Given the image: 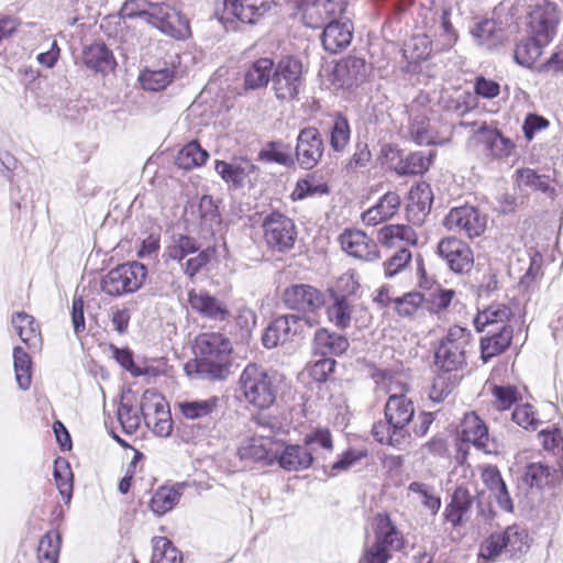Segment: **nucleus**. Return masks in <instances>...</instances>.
<instances>
[{"mask_svg": "<svg viewBox=\"0 0 563 563\" xmlns=\"http://www.w3.org/2000/svg\"><path fill=\"white\" fill-rule=\"evenodd\" d=\"M233 346L220 332H205L195 340L197 372L208 379H223L229 374Z\"/></svg>", "mask_w": 563, "mask_h": 563, "instance_id": "f257e3e1", "label": "nucleus"}, {"mask_svg": "<svg viewBox=\"0 0 563 563\" xmlns=\"http://www.w3.org/2000/svg\"><path fill=\"white\" fill-rule=\"evenodd\" d=\"M280 379L262 366L250 363L239 378V390L249 405L263 410L269 408L277 398Z\"/></svg>", "mask_w": 563, "mask_h": 563, "instance_id": "f03ea898", "label": "nucleus"}, {"mask_svg": "<svg viewBox=\"0 0 563 563\" xmlns=\"http://www.w3.org/2000/svg\"><path fill=\"white\" fill-rule=\"evenodd\" d=\"M147 276V268L139 262H129L108 272L101 280L104 294L119 297L139 290Z\"/></svg>", "mask_w": 563, "mask_h": 563, "instance_id": "7ed1b4c3", "label": "nucleus"}, {"mask_svg": "<svg viewBox=\"0 0 563 563\" xmlns=\"http://www.w3.org/2000/svg\"><path fill=\"white\" fill-rule=\"evenodd\" d=\"M472 334L462 327L453 325L442 339L437 352L435 364L445 372L459 369L465 363Z\"/></svg>", "mask_w": 563, "mask_h": 563, "instance_id": "20e7f679", "label": "nucleus"}, {"mask_svg": "<svg viewBox=\"0 0 563 563\" xmlns=\"http://www.w3.org/2000/svg\"><path fill=\"white\" fill-rule=\"evenodd\" d=\"M303 82V66L292 56L282 57L273 68L272 89L277 99L292 100Z\"/></svg>", "mask_w": 563, "mask_h": 563, "instance_id": "39448f33", "label": "nucleus"}, {"mask_svg": "<svg viewBox=\"0 0 563 563\" xmlns=\"http://www.w3.org/2000/svg\"><path fill=\"white\" fill-rule=\"evenodd\" d=\"M331 298L327 316L332 324L342 330L350 328L352 322L358 328L367 325L371 314L362 302L335 291H332Z\"/></svg>", "mask_w": 563, "mask_h": 563, "instance_id": "423d86ee", "label": "nucleus"}, {"mask_svg": "<svg viewBox=\"0 0 563 563\" xmlns=\"http://www.w3.org/2000/svg\"><path fill=\"white\" fill-rule=\"evenodd\" d=\"M262 228L265 243L271 250L284 253L294 247L298 233L289 217L273 211L264 218Z\"/></svg>", "mask_w": 563, "mask_h": 563, "instance_id": "0eeeda50", "label": "nucleus"}, {"mask_svg": "<svg viewBox=\"0 0 563 563\" xmlns=\"http://www.w3.org/2000/svg\"><path fill=\"white\" fill-rule=\"evenodd\" d=\"M301 322L312 328L319 323V320L314 317H301L298 314L280 316L266 328L262 336L264 346L274 349L291 342L299 334Z\"/></svg>", "mask_w": 563, "mask_h": 563, "instance_id": "6e6552de", "label": "nucleus"}, {"mask_svg": "<svg viewBox=\"0 0 563 563\" xmlns=\"http://www.w3.org/2000/svg\"><path fill=\"white\" fill-rule=\"evenodd\" d=\"M141 415L146 426L158 437H168L173 429L170 412L162 395L145 390L141 404Z\"/></svg>", "mask_w": 563, "mask_h": 563, "instance_id": "1a4fd4ad", "label": "nucleus"}, {"mask_svg": "<svg viewBox=\"0 0 563 563\" xmlns=\"http://www.w3.org/2000/svg\"><path fill=\"white\" fill-rule=\"evenodd\" d=\"M275 5L273 0H223L221 22L235 20L246 24H255Z\"/></svg>", "mask_w": 563, "mask_h": 563, "instance_id": "9d476101", "label": "nucleus"}, {"mask_svg": "<svg viewBox=\"0 0 563 563\" xmlns=\"http://www.w3.org/2000/svg\"><path fill=\"white\" fill-rule=\"evenodd\" d=\"M144 20L174 38H184L189 34L187 19L166 4H148Z\"/></svg>", "mask_w": 563, "mask_h": 563, "instance_id": "9b49d317", "label": "nucleus"}, {"mask_svg": "<svg viewBox=\"0 0 563 563\" xmlns=\"http://www.w3.org/2000/svg\"><path fill=\"white\" fill-rule=\"evenodd\" d=\"M486 222V217L468 205L451 209L443 220L449 231L464 233L468 238H476L484 233Z\"/></svg>", "mask_w": 563, "mask_h": 563, "instance_id": "f8f14e48", "label": "nucleus"}, {"mask_svg": "<svg viewBox=\"0 0 563 563\" xmlns=\"http://www.w3.org/2000/svg\"><path fill=\"white\" fill-rule=\"evenodd\" d=\"M284 303L292 310L308 313V317H316L324 306L323 294L313 286L296 284L287 287L283 294Z\"/></svg>", "mask_w": 563, "mask_h": 563, "instance_id": "ddd939ff", "label": "nucleus"}, {"mask_svg": "<svg viewBox=\"0 0 563 563\" xmlns=\"http://www.w3.org/2000/svg\"><path fill=\"white\" fill-rule=\"evenodd\" d=\"M460 433L462 441L472 443L486 454H497L500 450L498 442L489 437L485 422L475 412L464 415Z\"/></svg>", "mask_w": 563, "mask_h": 563, "instance_id": "4468645a", "label": "nucleus"}, {"mask_svg": "<svg viewBox=\"0 0 563 563\" xmlns=\"http://www.w3.org/2000/svg\"><path fill=\"white\" fill-rule=\"evenodd\" d=\"M520 323L521 320L514 309L509 305L501 302L489 305L479 311L474 319V324L479 332L485 330L500 331L503 328L515 330Z\"/></svg>", "mask_w": 563, "mask_h": 563, "instance_id": "2eb2a0df", "label": "nucleus"}, {"mask_svg": "<svg viewBox=\"0 0 563 563\" xmlns=\"http://www.w3.org/2000/svg\"><path fill=\"white\" fill-rule=\"evenodd\" d=\"M347 0H302V20L308 27L318 29L342 14Z\"/></svg>", "mask_w": 563, "mask_h": 563, "instance_id": "dca6fc26", "label": "nucleus"}, {"mask_svg": "<svg viewBox=\"0 0 563 563\" xmlns=\"http://www.w3.org/2000/svg\"><path fill=\"white\" fill-rule=\"evenodd\" d=\"M323 152L324 143L316 128H305L299 132L296 145V159L301 168L312 169L320 162Z\"/></svg>", "mask_w": 563, "mask_h": 563, "instance_id": "f3484780", "label": "nucleus"}, {"mask_svg": "<svg viewBox=\"0 0 563 563\" xmlns=\"http://www.w3.org/2000/svg\"><path fill=\"white\" fill-rule=\"evenodd\" d=\"M438 254L454 273H467L474 264L473 251L456 238L442 239L438 244Z\"/></svg>", "mask_w": 563, "mask_h": 563, "instance_id": "a211bd4d", "label": "nucleus"}, {"mask_svg": "<svg viewBox=\"0 0 563 563\" xmlns=\"http://www.w3.org/2000/svg\"><path fill=\"white\" fill-rule=\"evenodd\" d=\"M188 303L192 311L202 318L223 322L229 320L231 313L227 303L209 291L191 289L188 291Z\"/></svg>", "mask_w": 563, "mask_h": 563, "instance_id": "6ab92c4d", "label": "nucleus"}, {"mask_svg": "<svg viewBox=\"0 0 563 563\" xmlns=\"http://www.w3.org/2000/svg\"><path fill=\"white\" fill-rule=\"evenodd\" d=\"M559 13L554 3L542 1L530 13V29L534 36L550 42L556 33Z\"/></svg>", "mask_w": 563, "mask_h": 563, "instance_id": "aec40b11", "label": "nucleus"}, {"mask_svg": "<svg viewBox=\"0 0 563 563\" xmlns=\"http://www.w3.org/2000/svg\"><path fill=\"white\" fill-rule=\"evenodd\" d=\"M342 250L349 255L364 261H374L378 257L376 243L361 230H345L340 235Z\"/></svg>", "mask_w": 563, "mask_h": 563, "instance_id": "412c9836", "label": "nucleus"}, {"mask_svg": "<svg viewBox=\"0 0 563 563\" xmlns=\"http://www.w3.org/2000/svg\"><path fill=\"white\" fill-rule=\"evenodd\" d=\"M238 455L246 462H273L277 457V443L267 437H252L243 440Z\"/></svg>", "mask_w": 563, "mask_h": 563, "instance_id": "4be33fe9", "label": "nucleus"}, {"mask_svg": "<svg viewBox=\"0 0 563 563\" xmlns=\"http://www.w3.org/2000/svg\"><path fill=\"white\" fill-rule=\"evenodd\" d=\"M475 488L466 485H459L452 494L451 501L445 508V519L453 527L462 526L471 511Z\"/></svg>", "mask_w": 563, "mask_h": 563, "instance_id": "5701e85b", "label": "nucleus"}, {"mask_svg": "<svg viewBox=\"0 0 563 563\" xmlns=\"http://www.w3.org/2000/svg\"><path fill=\"white\" fill-rule=\"evenodd\" d=\"M435 15L437 13H432L433 25L427 29L426 34L429 35L434 52L448 51L455 45L457 33L451 24L449 11L442 10L439 19Z\"/></svg>", "mask_w": 563, "mask_h": 563, "instance_id": "b1692460", "label": "nucleus"}, {"mask_svg": "<svg viewBox=\"0 0 563 563\" xmlns=\"http://www.w3.org/2000/svg\"><path fill=\"white\" fill-rule=\"evenodd\" d=\"M478 142L484 144L485 154L495 159H505L511 155L515 144L497 130L481 125L475 133Z\"/></svg>", "mask_w": 563, "mask_h": 563, "instance_id": "393cba45", "label": "nucleus"}, {"mask_svg": "<svg viewBox=\"0 0 563 563\" xmlns=\"http://www.w3.org/2000/svg\"><path fill=\"white\" fill-rule=\"evenodd\" d=\"M413 416L415 407L409 398L402 393L389 395L385 405V417L393 428L406 430Z\"/></svg>", "mask_w": 563, "mask_h": 563, "instance_id": "a878e982", "label": "nucleus"}, {"mask_svg": "<svg viewBox=\"0 0 563 563\" xmlns=\"http://www.w3.org/2000/svg\"><path fill=\"white\" fill-rule=\"evenodd\" d=\"M367 74V66L363 58L349 56L338 63L333 70L334 81L341 88H351L363 81Z\"/></svg>", "mask_w": 563, "mask_h": 563, "instance_id": "bb28decb", "label": "nucleus"}, {"mask_svg": "<svg viewBox=\"0 0 563 563\" xmlns=\"http://www.w3.org/2000/svg\"><path fill=\"white\" fill-rule=\"evenodd\" d=\"M214 169L225 183L242 187L246 177L256 170V166L247 158L235 157L231 162L217 161Z\"/></svg>", "mask_w": 563, "mask_h": 563, "instance_id": "cd10ccee", "label": "nucleus"}, {"mask_svg": "<svg viewBox=\"0 0 563 563\" xmlns=\"http://www.w3.org/2000/svg\"><path fill=\"white\" fill-rule=\"evenodd\" d=\"M322 45L325 51L336 54L346 48L352 41V25L349 21H330L322 33Z\"/></svg>", "mask_w": 563, "mask_h": 563, "instance_id": "c85d7f7f", "label": "nucleus"}, {"mask_svg": "<svg viewBox=\"0 0 563 563\" xmlns=\"http://www.w3.org/2000/svg\"><path fill=\"white\" fill-rule=\"evenodd\" d=\"M276 459L280 467L288 472L307 470L314 463L313 452L305 443L286 445L280 453L277 452Z\"/></svg>", "mask_w": 563, "mask_h": 563, "instance_id": "c756f323", "label": "nucleus"}, {"mask_svg": "<svg viewBox=\"0 0 563 563\" xmlns=\"http://www.w3.org/2000/svg\"><path fill=\"white\" fill-rule=\"evenodd\" d=\"M486 336L481 339L482 360L486 363L490 358L504 353L511 344L514 338L512 329L503 328L498 330H485Z\"/></svg>", "mask_w": 563, "mask_h": 563, "instance_id": "7c9ffc66", "label": "nucleus"}, {"mask_svg": "<svg viewBox=\"0 0 563 563\" xmlns=\"http://www.w3.org/2000/svg\"><path fill=\"white\" fill-rule=\"evenodd\" d=\"M349 341L344 335L320 329L313 339V351L322 356H339L349 349Z\"/></svg>", "mask_w": 563, "mask_h": 563, "instance_id": "2f4dec72", "label": "nucleus"}, {"mask_svg": "<svg viewBox=\"0 0 563 563\" xmlns=\"http://www.w3.org/2000/svg\"><path fill=\"white\" fill-rule=\"evenodd\" d=\"M400 206V197L394 192H386L372 208L363 212L362 220L367 225H376L391 218Z\"/></svg>", "mask_w": 563, "mask_h": 563, "instance_id": "473e14b6", "label": "nucleus"}, {"mask_svg": "<svg viewBox=\"0 0 563 563\" xmlns=\"http://www.w3.org/2000/svg\"><path fill=\"white\" fill-rule=\"evenodd\" d=\"M186 487L187 483H176L157 488L150 503L152 511L158 516L170 511L178 504Z\"/></svg>", "mask_w": 563, "mask_h": 563, "instance_id": "72a5a7b5", "label": "nucleus"}, {"mask_svg": "<svg viewBox=\"0 0 563 563\" xmlns=\"http://www.w3.org/2000/svg\"><path fill=\"white\" fill-rule=\"evenodd\" d=\"M375 525L376 540L372 545L380 550H386L387 553L400 549L401 539L399 532L396 530L388 516L382 514L377 515Z\"/></svg>", "mask_w": 563, "mask_h": 563, "instance_id": "f704fd0d", "label": "nucleus"}, {"mask_svg": "<svg viewBox=\"0 0 563 563\" xmlns=\"http://www.w3.org/2000/svg\"><path fill=\"white\" fill-rule=\"evenodd\" d=\"M82 62L88 68L97 73L106 74L115 67L112 52L101 43H96L85 48Z\"/></svg>", "mask_w": 563, "mask_h": 563, "instance_id": "c9c22d12", "label": "nucleus"}, {"mask_svg": "<svg viewBox=\"0 0 563 563\" xmlns=\"http://www.w3.org/2000/svg\"><path fill=\"white\" fill-rule=\"evenodd\" d=\"M12 325L30 349L38 350L42 345V338L38 324L35 319L26 312H16L12 316Z\"/></svg>", "mask_w": 563, "mask_h": 563, "instance_id": "e433bc0d", "label": "nucleus"}, {"mask_svg": "<svg viewBox=\"0 0 563 563\" xmlns=\"http://www.w3.org/2000/svg\"><path fill=\"white\" fill-rule=\"evenodd\" d=\"M471 33L479 45L487 48L497 46L505 37L501 23L494 19H484L477 22Z\"/></svg>", "mask_w": 563, "mask_h": 563, "instance_id": "4c0bfd02", "label": "nucleus"}, {"mask_svg": "<svg viewBox=\"0 0 563 563\" xmlns=\"http://www.w3.org/2000/svg\"><path fill=\"white\" fill-rule=\"evenodd\" d=\"M274 62L268 57L254 60L244 74V86L246 89H260L272 81Z\"/></svg>", "mask_w": 563, "mask_h": 563, "instance_id": "58836bf2", "label": "nucleus"}, {"mask_svg": "<svg viewBox=\"0 0 563 563\" xmlns=\"http://www.w3.org/2000/svg\"><path fill=\"white\" fill-rule=\"evenodd\" d=\"M372 435L380 444L402 449L409 443L410 433L407 430H398L387 421H378L372 428Z\"/></svg>", "mask_w": 563, "mask_h": 563, "instance_id": "ea45409f", "label": "nucleus"}, {"mask_svg": "<svg viewBox=\"0 0 563 563\" xmlns=\"http://www.w3.org/2000/svg\"><path fill=\"white\" fill-rule=\"evenodd\" d=\"M201 234L207 238L214 234L221 224L220 213L211 196H202L198 205Z\"/></svg>", "mask_w": 563, "mask_h": 563, "instance_id": "a19ab883", "label": "nucleus"}, {"mask_svg": "<svg viewBox=\"0 0 563 563\" xmlns=\"http://www.w3.org/2000/svg\"><path fill=\"white\" fill-rule=\"evenodd\" d=\"M303 443L313 452L314 462L325 461L333 452V441L328 429H317L306 434Z\"/></svg>", "mask_w": 563, "mask_h": 563, "instance_id": "79ce46f5", "label": "nucleus"}, {"mask_svg": "<svg viewBox=\"0 0 563 563\" xmlns=\"http://www.w3.org/2000/svg\"><path fill=\"white\" fill-rule=\"evenodd\" d=\"M219 399L210 397L207 399L184 400L177 407L184 418L198 420L210 417L218 408Z\"/></svg>", "mask_w": 563, "mask_h": 563, "instance_id": "37998d69", "label": "nucleus"}, {"mask_svg": "<svg viewBox=\"0 0 563 563\" xmlns=\"http://www.w3.org/2000/svg\"><path fill=\"white\" fill-rule=\"evenodd\" d=\"M500 533L506 543V552L509 553L510 556L521 555L529 550L530 539L525 528L512 525Z\"/></svg>", "mask_w": 563, "mask_h": 563, "instance_id": "c03bdc74", "label": "nucleus"}, {"mask_svg": "<svg viewBox=\"0 0 563 563\" xmlns=\"http://www.w3.org/2000/svg\"><path fill=\"white\" fill-rule=\"evenodd\" d=\"M549 42H543L537 36L523 40L517 44L515 49V60L525 67H531L542 55L543 46Z\"/></svg>", "mask_w": 563, "mask_h": 563, "instance_id": "a18cd8bd", "label": "nucleus"}, {"mask_svg": "<svg viewBox=\"0 0 563 563\" xmlns=\"http://www.w3.org/2000/svg\"><path fill=\"white\" fill-rule=\"evenodd\" d=\"M209 154L202 150L197 141L187 143L176 156V165L185 170L202 166Z\"/></svg>", "mask_w": 563, "mask_h": 563, "instance_id": "49530a36", "label": "nucleus"}, {"mask_svg": "<svg viewBox=\"0 0 563 563\" xmlns=\"http://www.w3.org/2000/svg\"><path fill=\"white\" fill-rule=\"evenodd\" d=\"M329 192V187L316 174H309L297 181L291 192L292 200H302L308 197L322 196Z\"/></svg>", "mask_w": 563, "mask_h": 563, "instance_id": "de8ad7c7", "label": "nucleus"}, {"mask_svg": "<svg viewBox=\"0 0 563 563\" xmlns=\"http://www.w3.org/2000/svg\"><path fill=\"white\" fill-rule=\"evenodd\" d=\"M141 409L139 410L129 396H122L117 416L125 433H134L141 423Z\"/></svg>", "mask_w": 563, "mask_h": 563, "instance_id": "09e8293b", "label": "nucleus"}, {"mask_svg": "<svg viewBox=\"0 0 563 563\" xmlns=\"http://www.w3.org/2000/svg\"><path fill=\"white\" fill-rule=\"evenodd\" d=\"M556 475V470L551 471L548 465L538 462L526 467L522 479L530 487L542 488L550 485Z\"/></svg>", "mask_w": 563, "mask_h": 563, "instance_id": "8fccbe9b", "label": "nucleus"}, {"mask_svg": "<svg viewBox=\"0 0 563 563\" xmlns=\"http://www.w3.org/2000/svg\"><path fill=\"white\" fill-rule=\"evenodd\" d=\"M13 363L19 387L23 390L29 389L32 379V361L30 355L22 347L15 346L13 350Z\"/></svg>", "mask_w": 563, "mask_h": 563, "instance_id": "3c124183", "label": "nucleus"}, {"mask_svg": "<svg viewBox=\"0 0 563 563\" xmlns=\"http://www.w3.org/2000/svg\"><path fill=\"white\" fill-rule=\"evenodd\" d=\"M60 550V536L56 531L45 533L37 547L38 563H57Z\"/></svg>", "mask_w": 563, "mask_h": 563, "instance_id": "603ef678", "label": "nucleus"}, {"mask_svg": "<svg viewBox=\"0 0 563 563\" xmlns=\"http://www.w3.org/2000/svg\"><path fill=\"white\" fill-rule=\"evenodd\" d=\"M430 164V157H427L423 152H415L400 159L395 166V172L401 176L418 175L428 170Z\"/></svg>", "mask_w": 563, "mask_h": 563, "instance_id": "864d4df0", "label": "nucleus"}, {"mask_svg": "<svg viewBox=\"0 0 563 563\" xmlns=\"http://www.w3.org/2000/svg\"><path fill=\"white\" fill-rule=\"evenodd\" d=\"M423 296L426 308L430 312L439 314L449 308L455 297V291L453 289H445L440 285H435L433 290Z\"/></svg>", "mask_w": 563, "mask_h": 563, "instance_id": "5fc2aeb1", "label": "nucleus"}, {"mask_svg": "<svg viewBox=\"0 0 563 563\" xmlns=\"http://www.w3.org/2000/svg\"><path fill=\"white\" fill-rule=\"evenodd\" d=\"M199 246L188 235L174 234L170 244L166 249V255L177 262L183 261L187 255L196 253Z\"/></svg>", "mask_w": 563, "mask_h": 563, "instance_id": "6e6d98bb", "label": "nucleus"}, {"mask_svg": "<svg viewBox=\"0 0 563 563\" xmlns=\"http://www.w3.org/2000/svg\"><path fill=\"white\" fill-rule=\"evenodd\" d=\"M174 73L169 68L157 70L145 69L140 75L142 87L146 90L158 91L166 88L173 80Z\"/></svg>", "mask_w": 563, "mask_h": 563, "instance_id": "4d7b16f0", "label": "nucleus"}, {"mask_svg": "<svg viewBox=\"0 0 563 563\" xmlns=\"http://www.w3.org/2000/svg\"><path fill=\"white\" fill-rule=\"evenodd\" d=\"M261 161L277 163L284 166L294 164L289 147L282 142H269L258 154Z\"/></svg>", "mask_w": 563, "mask_h": 563, "instance_id": "13d9d810", "label": "nucleus"}, {"mask_svg": "<svg viewBox=\"0 0 563 563\" xmlns=\"http://www.w3.org/2000/svg\"><path fill=\"white\" fill-rule=\"evenodd\" d=\"M178 558L179 551L173 547L167 538L156 537L153 539L151 563H176Z\"/></svg>", "mask_w": 563, "mask_h": 563, "instance_id": "bf43d9fd", "label": "nucleus"}, {"mask_svg": "<svg viewBox=\"0 0 563 563\" xmlns=\"http://www.w3.org/2000/svg\"><path fill=\"white\" fill-rule=\"evenodd\" d=\"M350 125L345 118L336 117L330 129V146L335 152H343L350 143Z\"/></svg>", "mask_w": 563, "mask_h": 563, "instance_id": "052dcab7", "label": "nucleus"}, {"mask_svg": "<svg viewBox=\"0 0 563 563\" xmlns=\"http://www.w3.org/2000/svg\"><path fill=\"white\" fill-rule=\"evenodd\" d=\"M409 208L416 207L419 212L426 216L432 205L433 196L430 186L427 183H419L410 189Z\"/></svg>", "mask_w": 563, "mask_h": 563, "instance_id": "680f3d73", "label": "nucleus"}, {"mask_svg": "<svg viewBox=\"0 0 563 563\" xmlns=\"http://www.w3.org/2000/svg\"><path fill=\"white\" fill-rule=\"evenodd\" d=\"M519 187H528L542 192L553 190L550 186V178L545 175H538L533 169L523 168L517 172Z\"/></svg>", "mask_w": 563, "mask_h": 563, "instance_id": "e2e57ef3", "label": "nucleus"}, {"mask_svg": "<svg viewBox=\"0 0 563 563\" xmlns=\"http://www.w3.org/2000/svg\"><path fill=\"white\" fill-rule=\"evenodd\" d=\"M54 477L60 495L67 501L71 498L73 492V474L69 465L64 460H56L54 464Z\"/></svg>", "mask_w": 563, "mask_h": 563, "instance_id": "0e129e2a", "label": "nucleus"}, {"mask_svg": "<svg viewBox=\"0 0 563 563\" xmlns=\"http://www.w3.org/2000/svg\"><path fill=\"white\" fill-rule=\"evenodd\" d=\"M394 305L399 316L412 317L424 305V296L416 291L407 292L404 296L395 297Z\"/></svg>", "mask_w": 563, "mask_h": 563, "instance_id": "69168bd1", "label": "nucleus"}, {"mask_svg": "<svg viewBox=\"0 0 563 563\" xmlns=\"http://www.w3.org/2000/svg\"><path fill=\"white\" fill-rule=\"evenodd\" d=\"M512 420L519 427L532 431L537 430L542 423L533 407L529 404L518 405L512 411Z\"/></svg>", "mask_w": 563, "mask_h": 563, "instance_id": "338daca9", "label": "nucleus"}, {"mask_svg": "<svg viewBox=\"0 0 563 563\" xmlns=\"http://www.w3.org/2000/svg\"><path fill=\"white\" fill-rule=\"evenodd\" d=\"M408 490L416 494L421 499L423 506L437 514L441 507V500L434 495L433 488L420 482H412L408 486Z\"/></svg>", "mask_w": 563, "mask_h": 563, "instance_id": "774afa93", "label": "nucleus"}]
</instances>
